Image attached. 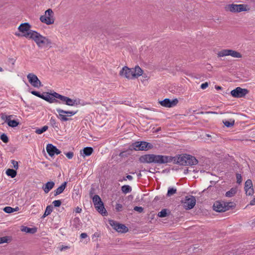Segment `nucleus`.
<instances>
[{
    "label": "nucleus",
    "mask_w": 255,
    "mask_h": 255,
    "mask_svg": "<svg viewBox=\"0 0 255 255\" xmlns=\"http://www.w3.org/2000/svg\"><path fill=\"white\" fill-rule=\"evenodd\" d=\"M139 160L142 163H153L160 164L171 162L172 160V158L169 156L151 154L141 156L139 158Z\"/></svg>",
    "instance_id": "f257e3e1"
},
{
    "label": "nucleus",
    "mask_w": 255,
    "mask_h": 255,
    "mask_svg": "<svg viewBox=\"0 0 255 255\" xmlns=\"http://www.w3.org/2000/svg\"><path fill=\"white\" fill-rule=\"evenodd\" d=\"M30 36V39L34 41L38 47L40 48L46 47L51 44V41L48 38L35 31Z\"/></svg>",
    "instance_id": "f03ea898"
},
{
    "label": "nucleus",
    "mask_w": 255,
    "mask_h": 255,
    "mask_svg": "<svg viewBox=\"0 0 255 255\" xmlns=\"http://www.w3.org/2000/svg\"><path fill=\"white\" fill-rule=\"evenodd\" d=\"M224 8L226 11L232 13H238L250 10V6L245 4H228L225 6Z\"/></svg>",
    "instance_id": "7ed1b4c3"
},
{
    "label": "nucleus",
    "mask_w": 255,
    "mask_h": 255,
    "mask_svg": "<svg viewBox=\"0 0 255 255\" xmlns=\"http://www.w3.org/2000/svg\"><path fill=\"white\" fill-rule=\"evenodd\" d=\"M40 21L46 25L53 24L55 22L54 13L52 9L46 10L43 15L39 17Z\"/></svg>",
    "instance_id": "20e7f679"
},
{
    "label": "nucleus",
    "mask_w": 255,
    "mask_h": 255,
    "mask_svg": "<svg viewBox=\"0 0 255 255\" xmlns=\"http://www.w3.org/2000/svg\"><path fill=\"white\" fill-rule=\"evenodd\" d=\"M31 25L28 23H21L18 27V29L21 34L15 33L16 36H22L30 39L31 34L35 31L30 30Z\"/></svg>",
    "instance_id": "39448f33"
},
{
    "label": "nucleus",
    "mask_w": 255,
    "mask_h": 255,
    "mask_svg": "<svg viewBox=\"0 0 255 255\" xmlns=\"http://www.w3.org/2000/svg\"><path fill=\"white\" fill-rule=\"evenodd\" d=\"M56 110L58 114L57 118L61 122L69 121L70 120V118L77 113V112L72 111H64L60 108H57Z\"/></svg>",
    "instance_id": "423d86ee"
},
{
    "label": "nucleus",
    "mask_w": 255,
    "mask_h": 255,
    "mask_svg": "<svg viewBox=\"0 0 255 255\" xmlns=\"http://www.w3.org/2000/svg\"><path fill=\"white\" fill-rule=\"evenodd\" d=\"M218 57H223L227 56H231L234 58H240L242 57V54L235 50L229 49H224L218 52L217 53Z\"/></svg>",
    "instance_id": "0eeeda50"
},
{
    "label": "nucleus",
    "mask_w": 255,
    "mask_h": 255,
    "mask_svg": "<svg viewBox=\"0 0 255 255\" xmlns=\"http://www.w3.org/2000/svg\"><path fill=\"white\" fill-rule=\"evenodd\" d=\"M15 116L13 115H7L5 114H1L0 118L2 120L6 123L7 125L11 128H15L19 124L18 120L13 119Z\"/></svg>",
    "instance_id": "6e6552de"
},
{
    "label": "nucleus",
    "mask_w": 255,
    "mask_h": 255,
    "mask_svg": "<svg viewBox=\"0 0 255 255\" xmlns=\"http://www.w3.org/2000/svg\"><path fill=\"white\" fill-rule=\"evenodd\" d=\"M58 98V99L62 101L64 104L70 106H77L78 105L82 104L80 103V100L79 99H72L69 97L64 96L61 95H56V97Z\"/></svg>",
    "instance_id": "1a4fd4ad"
},
{
    "label": "nucleus",
    "mask_w": 255,
    "mask_h": 255,
    "mask_svg": "<svg viewBox=\"0 0 255 255\" xmlns=\"http://www.w3.org/2000/svg\"><path fill=\"white\" fill-rule=\"evenodd\" d=\"M152 146L151 144L145 141H136L131 145V148L135 150H147Z\"/></svg>",
    "instance_id": "9d476101"
},
{
    "label": "nucleus",
    "mask_w": 255,
    "mask_h": 255,
    "mask_svg": "<svg viewBox=\"0 0 255 255\" xmlns=\"http://www.w3.org/2000/svg\"><path fill=\"white\" fill-rule=\"evenodd\" d=\"M29 83L34 87L39 88L42 86L37 76L33 73H29L27 76Z\"/></svg>",
    "instance_id": "9b49d317"
},
{
    "label": "nucleus",
    "mask_w": 255,
    "mask_h": 255,
    "mask_svg": "<svg viewBox=\"0 0 255 255\" xmlns=\"http://www.w3.org/2000/svg\"><path fill=\"white\" fill-rule=\"evenodd\" d=\"M196 199L193 196H187L183 202L184 208L186 210L192 209L196 204Z\"/></svg>",
    "instance_id": "f8f14e48"
},
{
    "label": "nucleus",
    "mask_w": 255,
    "mask_h": 255,
    "mask_svg": "<svg viewBox=\"0 0 255 255\" xmlns=\"http://www.w3.org/2000/svg\"><path fill=\"white\" fill-rule=\"evenodd\" d=\"M228 204L222 201H216L213 204V208L216 212H225L229 209Z\"/></svg>",
    "instance_id": "ddd939ff"
},
{
    "label": "nucleus",
    "mask_w": 255,
    "mask_h": 255,
    "mask_svg": "<svg viewBox=\"0 0 255 255\" xmlns=\"http://www.w3.org/2000/svg\"><path fill=\"white\" fill-rule=\"evenodd\" d=\"M109 223L118 232L126 233L128 231V228L123 224L118 223L114 220H109Z\"/></svg>",
    "instance_id": "4468645a"
},
{
    "label": "nucleus",
    "mask_w": 255,
    "mask_h": 255,
    "mask_svg": "<svg viewBox=\"0 0 255 255\" xmlns=\"http://www.w3.org/2000/svg\"><path fill=\"white\" fill-rule=\"evenodd\" d=\"M248 93L246 89H243L241 87H237L231 92V94L233 97L241 98L245 96Z\"/></svg>",
    "instance_id": "2eb2a0df"
},
{
    "label": "nucleus",
    "mask_w": 255,
    "mask_h": 255,
    "mask_svg": "<svg viewBox=\"0 0 255 255\" xmlns=\"http://www.w3.org/2000/svg\"><path fill=\"white\" fill-rule=\"evenodd\" d=\"M56 95H59L58 93L56 92H54L52 94H50L49 93H44L43 94V96L42 97V99L50 103H53L57 102V101L56 100V99H58L57 96L56 97Z\"/></svg>",
    "instance_id": "dca6fc26"
},
{
    "label": "nucleus",
    "mask_w": 255,
    "mask_h": 255,
    "mask_svg": "<svg viewBox=\"0 0 255 255\" xmlns=\"http://www.w3.org/2000/svg\"><path fill=\"white\" fill-rule=\"evenodd\" d=\"M178 102V101L177 99L172 100H170L169 99H165L163 101H160L159 103L163 107L171 108L176 106Z\"/></svg>",
    "instance_id": "f3484780"
},
{
    "label": "nucleus",
    "mask_w": 255,
    "mask_h": 255,
    "mask_svg": "<svg viewBox=\"0 0 255 255\" xmlns=\"http://www.w3.org/2000/svg\"><path fill=\"white\" fill-rule=\"evenodd\" d=\"M131 69L125 66L122 68L120 72L121 76L124 77L128 79H133Z\"/></svg>",
    "instance_id": "a211bd4d"
},
{
    "label": "nucleus",
    "mask_w": 255,
    "mask_h": 255,
    "mask_svg": "<svg viewBox=\"0 0 255 255\" xmlns=\"http://www.w3.org/2000/svg\"><path fill=\"white\" fill-rule=\"evenodd\" d=\"M95 208L97 210L103 215H106L107 214V211L104 208L103 203L101 201L98 203L95 204L94 205Z\"/></svg>",
    "instance_id": "6ab92c4d"
},
{
    "label": "nucleus",
    "mask_w": 255,
    "mask_h": 255,
    "mask_svg": "<svg viewBox=\"0 0 255 255\" xmlns=\"http://www.w3.org/2000/svg\"><path fill=\"white\" fill-rule=\"evenodd\" d=\"M133 79L136 78L141 76L143 73L142 69L138 66H135L134 68L131 69Z\"/></svg>",
    "instance_id": "aec40b11"
},
{
    "label": "nucleus",
    "mask_w": 255,
    "mask_h": 255,
    "mask_svg": "<svg viewBox=\"0 0 255 255\" xmlns=\"http://www.w3.org/2000/svg\"><path fill=\"white\" fill-rule=\"evenodd\" d=\"M187 165H196L198 163V160L196 158L192 155L186 154Z\"/></svg>",
    "instance_id": "412c9836"
},
{
    "label": "nucleus",
    "mask_w": 255,
    "mask_h": 255,
    "mask_svg": "<svg viewBox=\"0 0 255 255\" xmlns=\"http://www.w3.org/2000/svg\"><path fill=\"white\" fill-rule=\"evenodd\" d=\"M186 154H182L177 157L176 162L181 165H187Z\"/></svg>",
    "instance_id": "4be33fe9"
},
{
    "label": "nucleus",
    "mask_w": 255,
    "mask_h": 255,
    "mask_svg": "<svg viewBox=\"0 0 255 255\" xmlns=\"http://www.w3.org/2000/svg\"><path fill=\"white\" fill-rule=\"evenodd\" d=\"M93 152V149L92 147H85L83 149L82 151H80V154L82 156L85 157V156H90V155L92 154Z\"/></svg>",
    "instance_id": "5701e85b"
},
{
    "label": "nucleus",
    "mask_w": 255,
    "mask_h": 255,
    "mask_svg": "<svg viewBox=\"0 0 255 255\" xmlns=\"http://www.w3.org/2000/svg\"><path fill=\"white\" fill-rule=\"evenodd\" d=\"M54 184L53 181L47 182L42 187L44 192L46 193H48L54 187Z\"/></svg>",
    "instance_id": "b1692460"
},
{
    "label": "nucleus",
    "mask_w": 255,
    "mask_h": 255,
    "mask_svg": "<svg viewBox=\"0 0 255 255\" xmlns=\"http://www.w3.org/2000/svg\"><path fill=\"white\" fill-rule=\"evenodd\" d=\"M67 185V182H64L58 188H57L55 191H54V195L55 196L58 195L62 193L64 189H65Z\"/></svg>",
    "instance_id": "393cba45"
},
{
    "label": "nucleus",
    "mask_w": 255,
    "mask_h": 255,
    "mask_svg": "<svg viewBox=\"0 0 255 255\" xmlns=\"http://www.w3.org/2000/svg\"><path fill=\"white\" fill-rule=\"evenodd\" d=\"M55 146L52 144H48L46 146V150L50 156H53L55 154Z\"/></svg>",
    "instance_id": "a878e982"
},
{
    "label": "nucleus",
    "mask_w": 255,
    "mask_h": 255,
    "mask_svg": "<svg viewBox=\"0 0 255 255\" xmlns=\"http://www.w3.org/2000/svg\"><path fill=\"white\" fill-rule=\"evenodd\" d=\"M21 231L27 233L34 234L36 232L37 229L35 228H29L27 227H23Z\"/></svg>",
    "instance_id": "bb28decb"
},
{
    "label": "nucleus",
    "mask_w": 255,
    "mask_h": 255,
    "mask_svg": "<svg viewBox=\"0 0 255 255\" xmlns=\"http://www.w3.org/2000/svg\"><path fill=\"white\" fill-rule=\"evenodd\" d=\"M237 191V189L236 188H232L226 193L225 195L227 197H232L236 194Z\"/></svg>",
    "instance_id": "cd10ccee"
},
{
    "label": "nucleus",
    "mask_w": 255,
    "mask_h": 255,
    "mask_svg": "<svg viewBox=\"0 0 255 255\" xmlns=\"http://www.w3.org/2000/svg\"><path fill=\"white\" fill-rule=\"evenodd\" d=\"M6 174L7 176L14 178L16 175V172L15 170L12 169H8L6 171Z\"/></svg>",
    "instance_id": "c85d7f7f"
},
{
    "label": "nucleus",
    "mask_w": 255,
    "mask_h": 255,
    "mask_svg": "<svg viewBox=\"0 0 255 255\" xmlns=\"http://www.w3.org/2000/svg\"><path fill=\"white\" fill-rule=\"evenodd\" d=\"M122 192L124 194H127L131 191V187L129 185H124L121 188Z\"/></svg>",
    "instance_id": "c756f323"
},
{
    "label": "nucleus",
    "mask_w": 255,
    "mask_h": 255,
    "mask_svg": "<svg viewBox=\"0 0 255 255\" xmlns=\"http://www.w3.org/2000/svg\"><path fill=\"white\" fill-rule=\"evenodd\" d=\"M52 209H53V208L52 206H47L46 208V210H45V212H44L43 215L42 216V218H44L48 215H50L52 211Z\"/></svg>",
    "instance_id": "7c9ffc66"
},
{
    "label": "nucleus",
    "mask_w": 255,
    "mask_h": 255,
    "mask_svg": "<svg viewBox=\"0 0 255 255\" xmlns=\"http://www.w3.org/2000/svg\"><path fill=\"white\" fill-rule=\"evenodd\" d=\"M223 122L226 127L230 128L234 126L235 120L234 119H230L229 121H223Z\"/></svg>",
    "instance_id": "2f4dec72"
},
{
    "label": "nucleus",
    "mask_w": 255,
    "mask_h": 255,
    "mask_svg": "<svg viewBox=\"0 0 255 255\" xmlns=\"http://www.w3.org/2000/svg\"><path fill=\"white\" fill-rule=\"evenodd\" d=\"M253 188V183H252V180L250 179L247 180L246 181L245 184V190L248 189Z\"/></svg>",
    "instance_id": "473e14b6"
},
{
    "label": "nucleus",
    "mask_w": 255,
    "mask_h": 255,
    "mask_svg": "<svg viewBox=\"0 0 255 255\" xmlns=\"http://www.w3.org/2000/svg\"><path fill=\"white\" fill-rule=\"evenodd\" d=\"M176 192V189L174 188L170 187L168 189L167 196L170 197Z\"/></svg>",
    "instance_id": "72a5a7b5"
},
{
    "label": "nucleus",
    "mask_w": 255,
    "mask_h": 255,
    "mask_svg": "<svg viewBox=\"0 0 255 255\" xmlns=\"http://www.w3.org/2000/svg\"><path fill=\"white\" fill-rule=\"evenodd\" d=\"M18 208H16L15 209H14L11 207H5L4 209H3V211L5 212V213H12L14 211H16L17 210L16 209H17Z\"/></svg>",
    "instance_id": "f704fd0d"
},
{
    "label": "nucleus",
    "mask_w": 255,
    "mask_h": 255,
    "mask_svg": "<svg viewBox=\"0 0 255 255\" xmlns=\"http://www.w3.org/2000/svg\"><path fill=\"white\" fill-rule=\"evenodd\" d=\"M48 129V127L46 126H45L43 127L42 128H37L35 130V132L37 134H41L43 132H45L47 129Z\"/></svg>",
    "instance_id": "c9c22d12"
},
{
    "label": "nucleus",
    "mask_w": 255,
    "mask_h": 255,
    "mask_svg": "<svg viewBox=\"0 0 255 255\" xmlns=\"http://www.w3.org/2000/svg\"><path fill=\"white\" fill-rule=\"evenodd\" d=\"M167 210L166 209H162L158 213V216L159 217H165L167 215Z\"/></svg>",
    "instance_id": "e433bc0d"
},
{
    "label": "nucleus",
    "mask_w": 255,
    "mask_h": 255,
    "mask_svg": "<svg viewBox=\"0 0 255 255\" xmlns=\"http://www.w3.org/2000/svg\"><path fill=\"white\" fill-rule=\"evenodd\" d=\"M102 200H101L100 197L98 195H96L94 196V197H93V202L94 205H95V204L98 203L100 202Z\"/></svg>",
    "instance_id": "4c0bfd02"
},
{
    "label": "nucleus",
    "mask_w": 255,
    "mask_h": 255,
    "mask_svg": "<svg viewBox=\"0 0 255 255\" xmlns=\"http://www.w3.org/2000/svg\"><path fill=\"white\" fill-rule=\"evenodd\" d=\"M0 139L4 143H7L8 141V138L4 133H3L0 135Z\"/></svg>",
    "instance_id": "58836bf2"
},
{
    "label": "nucleus",
    "mask_w": 255,
    "mask_h": 255,
    "mask_svg": "<svg viewBox=\"0 0 255 255\" xmlns=\"http://www.w3.org/2000/svg\"><path fill=\"white\" fill-rule=\"evenodd\" d=\"M246 194L248 196H252L254 194V190L253 188L245 190Z\"/></svg>",
    "instance_id": "ea45409f"
},
{
    "label": "nucleus",
    "mask_w": 255,
    "mask_h": 255,
    "mask_svg": "<svg viewBox=\"0 0 255 255\" xmlns=\"http://www.w3.org/2000/svg\"><path fill=\"white\" fill-rule=\"evenodd\" d=\"M53 205L56 207H59L61 204V202L60 200H54L52 202Z\"/></svg>",
    "instance_id": "a19ab883"
},
{
    "label": "nucleus",
    "mask_w": 255,
    "mask_h": 255,
    "mask_svg": "<svg viewBox=\"0 0 255 255\" xmlns=\"http://www.w3.org/2000/svg\"><path fill=\"white\" fill-rule=\"evenodd\" d=\"M31 93L33 95H35L37 97H38L42 99V97L43 96V94H40L39 92H37V91H32L31 92Z\"/></svg>",
    "instance_id": "79ce46f5"
},
{
    "label": "nucleus",
    "mask_w": 255,
    "mask_h": 255,
    "mask_svg": "<svg viewBox=\"0 0 255 255\" xmlns=\"http://www.w3.org/2000/svg\"><path fill=\"white\" fill-rule=\"evenodd\" d=\"M8 238L7 237H3L0 238V244L2 243H7L8 242Z\"/></svg>",
    "instance_id": "37998d69"
},
{
    "label": "nucleus",
    "mask_w": 255,
    "mask_h": 255,
    "mask_svg": "<svg viewBox=\"0 0 255 255\" xmlns=\"http://www.w3.org/2000/svg\"><path fill=\"white\" fill-rule=\"evenodd\" d=\"M237 182L240 184L242 182V176L240 174H237L236 175Z\"/></svg>",
    "instance_id": "c03bdc74"
},
{
    "label": "nucleus",
    "mask_w": 255,
    "mask_h": 255,
    "mask_svg": "<svg viewBox=\"0 0 255 255\" xmlns=\"http://www.w3.org/2000/svg\"><path fill=\"white\" fill-rule=\"evenodd\" d=\"M123 205L121 204H117L116 205V209L117 211H121L122 210Z\"/></svg>",
    "instance_id": "a18cd8bd"
},
{
    "label": "nucleus",
    "mask_w": 255,
    "mask_h": 255,
    "mask_svg": "<svg viewBox=\"0 0 255 255\" xmlns=\"http://www.w3.org/2000/svg\"><path fill=\"white\" fill-rule=\"evenodd\" d=\"M134 210L139 213H141L143 211V209L141 207L135 206L134 207Z\"/></svg>",
    "instance_id": "49530a36"
},
{
    "label": "nucleus",
    "mask_w": 255,
    "mask_h": 255,
    "mask_svg": "<svg viewBox=\"0 0 255 255\" xmlns=\"http://www.w3.org/2000/svg\"><path fill=\"white\" fill-rule=\"evenodd\" d=\"M66 156L69 159H71L73 158L74 154L72 152H68L65 153Z\"/></svg>",
    "instance_id": "de8ad7c7"
},
{
    "label": "nucleus",
    "mask_w": 255,
    "mask_h": 255,
    "mask_svg": "<svg viewBox=\"0 0 255 255\" xmlns=\"http://www.w3.org/2000/svg\"><path fill=\"white\" fill-rule=\"evenodd\" d=\"M11 163L13 165V167L15 169H17L18 167V162L15 160H12L11 161Z\"/></svg>",
    "instance_id": "09e8293b"
},
{
    "label": "nucleus",
    "mask_w": 255,
    "mask_h": 255,
    "mask_svg": "<svg viewBox=\"0 0 255 255\" xmlns=\"http://www.w3.org/2000/svg\"><path fill=\"white\" fill-rule=\"evenodd\" d=\"M208 87V83L207 82L203 83L201 85V88L202 89H205L206 88H207Z\"/></svg>",
    "instance_id": "8fccbe9b"
},
{
    "label": "nucleus",
    "mask_w": 255,
    "mask_h": 255,
    "mask_svg": "<svg viewBox=\"0 0 255 255\" xmlns=\"http://www.w3.org/2000/svg\"><path fill=\"white\" fill-rule=\"evenodd\" d=\"M75 211L77 213H80L82 211V209L79 207H77L75 209Z\"/></svg>",
    "instance_id": "3c124183"
},
{
    "label": "nucleus",
    "mask_w": 255,
    "mask_h": 255,
    "mask_svg": "<svg viewBox=\"0 0 255 255\" xmlns=\"http://www.w3.org/2000/svg\"><path fill=\"white\" fill-rule=\"evenodd\" d=\"M69 247L68 246H62L61 247H60V250L61 251H64V250H66L68 249H69Z\"/></svg>",
    "instance_id": "603ef678"
},
{
    "label": "nucleus",
    "mask_w": 255,
    "mask_h": 255,
    "mask_svg": "<svg viewBox=\"0 0 255 255\" xmlns=\"http://www.w3.org/2000/svg\"><path fill=\"white\" fill-rule=\"evenodd\" d=\"M80 237L82 238V239H85L87 237V235L86 233H82L81 235H80Z\"/></svg>",
    "instance_id": "864d4df0"
},
{
    "label": "nucleus",
    "mask_w": 255,
    "mask_h": 255,
    "mask_svg": "<svg viewBox=\"0 0 255 255\" xmlns=\"http://www.w3.org/2000/svg\"><path fill=\"white\" fill-rule=\"evenodd\" d=\"M250 205L252 206L255 205V197L251 201Z\"/></svg>",
    "instance_id": "5fc2aeb1"
},
{
    "label": "nucleus",
    "mask_w": 255,
    "mask_h": 255,
    "mask_svg": "<svg viewBox=\"0 0 255 255\" xmlns=\"http://www.w3.org/2000/svg\"><path fill=\"white\" fill-rule=\"evenodd\" d=\"M61 153V151L57 148V147L55 146V154H59Z\"/></svg>",
    "instance_id": "6e6d98bb"
},
{
    "label": "nucleus",
    "mask_w": 255,
    "mask_h": 255,
    "mask_svg": "<svg viewBox=\"0 0 255 255\" xmlns=\"http://www.w3.org/2000/svg\"><path fill=\"white\" fill-rule=\"evenodd\" d=\"M126 178H127V179H128L129 180H131L132 179V177L131 175H128L126 176Z\"/></svg>",
    "instance_id": "4d7b16f0"
},
{
    "label": "nucleus",
    "mask_w": 255,
    "mask_h": 255,
    "mask_svg": "<svg viewBox=\"0 0 255 255\" xmlns=\"http://www.w3.org/2000/svg\"><path fill=\"white\" fill-rule=\"evenodd\" d=\"M50 122L51 123H53V124H55V121L54 119H53L52 118H51L50 119Z\"/></svg>",
    "instance_id": "13d9d810"
},
{
    "label": "nucleus",
    "mask_w": 255,
    "mask_h": 255,
    "mask_svg": "<svg viewBox=\"0 0 255 255\" xmlns=\"http://www.w3.org/2000/svg\"><path fill=\"white\" fill-rule=\"evenodd\" d=\"M126 180H127V178H126V177H124V178H123V179H122V180H120L119 181H126Z\"/></svg>",
    "instance_id": "bf43d9fd"
},
{
    "label": "nucleus",
    "mask_w": 255,
    "mask_h": 255,
    "mask_svg": "<svg viewBox=\"0 0 255 255\" xmlns=\"http://www.w3.org/2000/svg\"><path fill=\"white\" fill-rule=\"evenodd\" d=\"M2 71H3V69L1 67H0V72H2Z\"/></svg>",
    "instance_id": "052dcab7"
}]
</instances>
